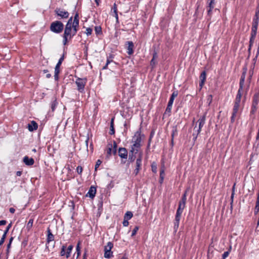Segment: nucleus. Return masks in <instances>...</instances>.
I'll use <instances>...</instances> for the list:
<instances>
[{"mask_svg":"<svg viewBox=\"0 0 259 259\" xmlns=\"http://www.w3.org/2000/svg\"><path fill=\"white\" fill-rule=\"evenodd\" d=\"M6 224H7V221L6 220L0 221V226L5 225Z\"/></svg>","mask_w":259,"mask_h":259,"instance_id":"60","label":"nucleus"},{"mask_svg":"<svg viewBox=\"0 0 259 259\" xmlns=\"http://www.w3.org/2000/svg\"><path fill=\"white\" fill-rule=\"evenodd\" d=\"M151 170L153 172L156 173L157 172V165L155 163H153L151 165Z\"/></svg>","mask_w":259,"mask_h":259,"instance_id":"44","label":"nucleus"},{"mask_svg":"<svg viewBox=\"0 0 259 259\" xmlns=\"http://www.w3.org/2000/svg\"><path fill=\"white\" fill-rule=\"evenodd\" d=\"M207 15L211 17L212 11L214 7L215 2H207Z\"/></svg>","mask_w":259,"mask_h":259,"instance_id":"20","label":"nucleus"},{"mask_svg":"<svg viewBox=\"0 0 259 259\" xmlns=\"http://www.w3.org/2000/svg\"><path fill=\"white\" fill-rule=\"evenodd\" d=\"M64 59V54L59 59L58 63H57L55 68V74H54V78L56 81H58L59 79V74L60 73V66Z\"/></svg>","mask_w":259,"mask_h":259,"instance_id":"11","label":"nucleus"},{"mask_svg":"<svg viewBox=\"0 0 259 259\" xmlns=\"http://www.w3.org/2000/svg\"><path fill=\"white\" fill-rule=\"evenodd\" d=\"M38 127V124L35 121H31L30 123L28 124V128L30 132H32L34 130H37Z\"/></svg>","mask_w":259,"mask_h":259,"instance_id":"22","label":"nucleus"},{"mask_svg":"<svg viewBox=\"0 0 259 259\" xmlns=\"http://www.w3.org/2000/svg\"><path fill=\"white\" fill-rule=\"evenodd\" d=\"M80 242L79 241L76 245V252H77V257L79 256L80 254Z\"/></svg>","mask_w":259,"mask_h":259,"instance_id":"43","label":"nucleus"},{"mask_svg":"<svg viewBox=\"0 0 259 259\" xmlns=\"http://www.w3.org/2000/svg\"><path fill=\"white\" fill-rule=\"evenodd\" d=\"M95 31L97 35L102 34V28L100 26H95Z\"/></svg>","mask_w":259,"mask_h":259,"instance_id":"34","label":"nucleus"},{"mask_svg":"<svg viewBox=\"0 0 259 259\" xmlns=\"http://www.w3.org/2000/svg\"><path fill=\"white\" fill-rule=\"evenodd\" d=\"M237 114V113H235L232 112V116H231V120L232 122H234L235 118V117L236 116Z\"/></svg>","mask_w":259,"mask_h":259,"instance_id":"56","label":"nucleus"},{"mask_svg":"<svg viewBox=\"0 0 259 259\" xmlns=\"http://www.w3.org/2000/svg\"><path fill=\"white\" fill-rule=\"evenodd\" d=\"M102 162V161L101 160H100V159L97 160V161H96V164H95V169L96 171L97 170V168L101 165Z\"/></svg>","mask_w":259,"mask_h":259,"instance_id":"48","label":"nucleus"},{"mask_svg":"<svg viewBox=\"0 0 259 259\" xmlns=\"http://www.w3.org/2000/svg\"><path fill=\"white\" fill-rule=\"evenodd\" d=\"M23 162L28 166L32 165L34 163V160L32 158H29L27 156H25L23 158Z\"/></svg>","mask_w":259,"mask_h":259,"instance_id":"21","label":"nucleus"},{"mask_svg":"<svg viewBox=\"0 0 259 259\" xmlns=\"http://www.w3.org/2000/svg\"><path fill=\"white\" fill-rule=\"evenodd\" d=\"M152 137H153V134H152V133H151L150 134V137H149V140H148V147H149V146L150 145V143H151Z\"/></svg>","mask_w":259,"mask_h":259,"instance_id":"58","label":"nucleus"},{"mask_svg":"<svg viewBox=\"0 0 259 259\" xmlns=\"http://www.w3.org/2000/svg\"><path fill=\"white\" fill-rule=\"evenodd\" d=\"M92 31H93L92 29L90 27H88V28H87L85 33L87 34V36H89L92 34Z\"/></svg>","mask_w":259,"mask_h":259,"instance_id":"46","label":"nucleus"},{"mask_svg":"<svg viewBox=\"0 0 259 259\" xmlns=\"http://www.w3.org/2000/svg\"><path fill=\"white\" fill-rule=\"evenodd\" d=\"M242 91L243 89H240V88H239L234 102L240 103Z\"/></svg>","mask_w":259,"mask_h":259,"instance_id":"24","label":"nucleus"},{"mask_svg":"<svg viewBox=\"0 0 259 259\" xmlns=\"http://www.w3.org/2000/svg\"><path fill=\"white\" fill-rule=\"evenodd\" d=\"M164 179V178H162V177H159V183L160 184H162L163 183Z\"/></svg>","mask_w":259,"mask_h":259,"instance_id":"64","label":"nucleus"},{"mask_svg":"<svg viewBox=\"0 0 259 259\" xmlns=\"http://www.w3.org/2000/svg\"><path fill=\"white\" fill-rule=\"evenodd\" d=\"M258 15H259V4H258L257 6L256 7L255 17L253 19L252 26V28H251L250 38V40H249V48H248L249 52L250 51V50L251 49V46L253 44L254 40L256 37L257 30V27H258Z\"/></svg>","mask_w":259,"mask_h":259,"instance_id":"2","label":"nucleus"},{"mask_svg":"<svg viewBox=\"0 0 259 259\" xmlns=\"http://www.w3.org/2000/svg\"><path fill=\"white\" fill-rule=\"evenodd\" d=\"M240 103L234 102V105L233 108V112L237 113L239 111Z\"/></svg>","mask_w":259,"mask_h":259,"instance_id":"32","label":"nucleus"},{"mask_svg":"<svg viewBox=\"0 0 259 259\" xmlns=\"http://www.w3.org/2000/svg\"><path fill=\"white\" fill-rule=\"evenodd\" d=\"M112 10L113 11L114 14L117 13V5L115 3L114 4L113 7L112 8Z\"/></svg>","mask_w":259,"mask_h":259,"instance_id":"54","label":"nucleus"},{"mask_svg":"<svg viewBox=\"0 0 259 259\" xmlns=\"http://www.w3.org/2000/svg\"><path fill=\"white\" fill-rule=\"evenodd\" d=\"M89 141V136H88L87 138H86V140L85 141V145H86L87 148H88V147Z\"/></svg>","mask_w":259,"mask_h":259,"instance_id":"59","label":"nucleus"},{"mask_svg":"<svg viewBox=\"0 0 259 259\" xmlns=\"http://www.w3.org/2000/svg\"><path fill=\"white\" fill-rule=\"evenodd\" d=\"M114 16L116 18V22L117 23H119V19H118V14L117 13L114 14Z\"/></svg>","mask_w":259,"mask_h":259,"instance_id":"62","label":"nucleus"},{"mask_svg":"<svg viewBox=\"0 0 259 259\" xmlns=\"http://www.w3.org/2000/svg\"><path fill=\"white\" fill-rule=\"evenodd\" d=\"M139 229V227L138 226L135 227L134 229L132 231V235H131L132 237L134 236L136 234Z\"/></svg>","mask_w":259,"mask_h":259,"instance_id":"45","label":"nucleus"},{"mask_svg":"<svg viewBox=\"0 0 259 259\" xmlns=\"http://www.w3.org/2000/svg\"><path fill=\"white\" fill-rule=\"evenodd\" d=\"M234 188H235V185L233 186V188H232V190L233 191H232V194H231V203H233L234 196V194H235Z\"/></svg>","mask_w":259,"mask_h":259,"instance_id":"50","label":"nucleus"},{"mask_svg":"<svg viewBox=\"0 0 259 259\" xmlns=\"http://www.w3.org/2000/svg\"><path fill=\"white\" fill-rule=\"evenodd\" d=\"M54 13L59 19H65L69 18V13L68 12L62 8H56Z\"/></svg>","mask_w":259,"mask_h":259,"instance_id":"7","label":"nucleus"},{"mask_svg":"<svg viewBox=\"0 0 259 259\" xmlns=\"http://www.w3.org/2000/svg\"><path fill=\"white\" fill-rule=\"evenodd\" d=\"M73 248V245H70L67 247L66 244H64L61 246L60 255L61 256H66L67 258L70 256L71 253Z\"/></svg>","mask_w":259,"mask_h":259,"instance_id":"6","label":"nucleus"},{"mask_svg":"<svg viewBox=\"0 0 259 259\" xmlns=\"http://www.w3.org/2000/svg\"><path fill=\"white\" fill-rule=\"evenodd\" d=\"M142 127H140L139 130L135 133L134 136L132 138V141L134 143L132 146L131 149L129 152L128 162L132 163L136 158V154L138 153L139 149L141 148L142 142V137H144V134H142Z\"/></svg>","mask_w":259,"mask_h":259,"instance_id":"1","label":"nucleus"},{"mask_svg":"<svg viewBox=\"0 0 259 259\" xmlns=\"http://www.w3.org/2000/svg\"><path fill=\"white\" fill-rule=\"evenodd\" d=\"M64 33L63 34L71 38H73V37L75 35V34L72 31V29L70 26V23H67L64 26Z\"/></svg>","mask_w":259,"mask_h":259,"instance_id":"12","label":"nucleus"},{"mask_svg":"<svg viewBox=\"0 0 259 259\" xmlns=\"http://www.w3.org/2000/svg\"><path fill=\"white\" fill-rule=\"evenodd\" d=\"M187 191L185 192V193L183 194L181 200L179 201V203H183V204H186L187 201Z\"/></svg>","mask_w":259,"mask_h":259,"instance_id":"31","label":"nucleus"},{"mask_svg":"<svg viewBox=\"0 0 259 259\" xmlns=\"http://www.w3.org/2000/svg\"><path fill=\"white\" fill-rule=\"evenodd\" d=\"M158 58V52L156 50H153V54H152V59H156Z\"/></svg>","mask_w":259,"mask_h":259,"instance_id":"49","label":"nucleus"},{"mask_svg":"<svg viewBox=\"0 0 259 259\" xmlns=\"http://www.w3.org/2000/svg\"><path fill=\"white\" fill-rule=\"evenodd\" d=\"M125 45L126 46V49L127 50L126 53L127 54L129 55H132L134 52V44L133 42L132 41H127L125 42Z\"/></svg>","mask_w":259,"mask_h":259,"instance_id":"15","label":"nucleus"},{"mask_svg":"<svg viewBox=\"0 0 259 259\" xmlns=\"http://www.w3.org/2000/svg\"><path fill=\"white\" fill-rule=\"evenodd\" d=\"M62 37H63V44L64 45H66L68 44V43L71 40V39L72 38H70V37H69L68 36H67L66 35H65L64 34H63L62 35Z\"/></svg>","mask_w":259,"mask_h":259,"instance_id":"29","label":"nucleus"},{"mask_svg":"<svg viewBox=\"0 0 259 259\" xmlns=\"http://www.w3.org/2000/svg\"><path fill=\"white\" fill-rule=\"evenodd\" d=\"M112 151V145H111L110 147H109L107 149V155L109 156H110L111 154Z\"/></svg>","mask_w":259,"mask_h":259,"instance_id":"53","label":"nucleus"},{"mask_svg":"<svg viewBox=\"0 0 259 259\" xmlns=\"http://www.w3.org/2000/svg\"><path fill=\"white\" fill-rule=\"evenodd\" d=\"M156 59H151L150 61V65L151 66L152 68H154L156 64L157 63L156 61H155Z\"/></svg>","mask_w":259,"mask_h":259,"instance_id":"51","label":"nucleus"},{"mask_svg":"<svg viewBox=\"0 0 259 259\" xmlns=\"http://www.w3.org/2000/svg\"><path fill=\"white\" fill-rule=\"evenodd\" d=\"M96 193V188L95 186H92L89 190L87 194H86V197H89L90 198L93 199L95 197Z\"/></svg>","mask_w":259,"mask_h":259,"instance_id":"18","label":"nucleus"},{"mask_svg":"<svg viewBox=\"0 0 259 259\" xmlns=\"http://www.w3.org/2000/svg\"><path fill=\"white\" fill-rule=\"evenodd\" d=\"M259 102V92H256L254 94L252 98V104L251 106V109L250 111V120L253 122L255 118V114L258 109V104Z\"/></svg>","mask_w":259,"mask_h":259,"instance_id":"3","label":"nucleus"},{"mask_svg":"<svg viewBox=\"0 0 259 259\" xmlns=\"http://www.w3.org/2000/svg\"><path fill=\"white\" fill-rule=\"evenodd\" d=\"M213 96L211 95H209L207 97V102H208V104H210V103L212 102Z\"/></svg>","mask_w":259,"mask_h":259,"instance_id":"55","label":"nucleus"},{"mask_svg":"<svg viewBox=\"0 0 259 259\" xmlns=\"http://www.w3.org/2000/svg\"><path fill=\"white\" fill-rule=\"evenodd\" d=\"M11 244L10 243H9L7 245V253L8 254L9 252V249L11 247Z\"/></svg>","mask_w":259,"mask_h":259,"instance_id":"63","label":"nucleus"},{"mask_svg":"<svg viewBox=\"0 0 259 259\" xmlns=\"http://www.w3.org/2000/svg\"><path fill=\"white\" fill-rule=\"evenodd\" d=\"M247 69L246 67L243 68L242 73L240 77V82H239V88L240 89L243 88L244 83L246 77V74L247 72Z\"/></svg>","mask_w":259,"mask_h":259,"instance_id":"16","label":"nucleus"},{"mask_svg":"<svg viewBox=\"0 0 259 259\" xmlns=\"http://www.w3.org/2000/svg\"><path fill=\"white\" fill-rule=\"evenodd\" d=\"M114 58V55L113 54H110L107 58V64H109L110 63L113 62V59Z\"/></svg>","mask_w":259,"mask_h":259,"instance_id":"38","label":"nucleus"},{"mask_svg":"<svg viewBox=\"0 0 259 259\" xmlns=\"http://www.w3.org/2000/svg\"><path fill=\"white\" fill-rule=\"evenodd\" d=\"M128 220H126V219H124L123 221V222H122V224H123V226L124 227H127V226H128V224H129V223H128Z\"/></svg>","mask_w":259,"mask_h":259,"instance_id":"57","label":"nucleus"},{"mask_svg":"<svg viewBox=\"0 0 259 259\" xmlns=\"http://www.w3.org/2000/svg\"><path fill=\"white\" fill-rule=\"evenodd\" d=\"M171 108H172V106L167 104L166 108L165 111V112L163 114V116H165L167 114V116H169L170 115Z\"/></svg>","mask_w":259,"mask_h":259,"instance_id":"30","label":"nucleus"},{"mask_svg":"<svg viewBox=\"0 0 259 259\" xmlns=\"http://www.w3.org/2000/svg\"><path fill=\"white\" fill-rule=\"evenodd\" d=\"M57 105V102L56 100L51 102V107L53 111H54L55 110Z\"/></svg>","mask_w":259,"mask_h":259,"instance_id":"41","label":"nucleus"},{"mask_svg":"<svg viewBox=\"0 0 259 259\" xmlns=\"http://www.w3.org/2000/svg\"><path fill=\"white\" fill-rule=\"evenodd\" d=\"M54 236L52 233L51 230L49 227L47 229V242L48 243H49L50 242L54 240Z\"/></svg>","mask_w":259,"mask_h":259,"instance_id":"19","label":"nucleus"},{"mask_svg":"<svg viewBox=\"0 0 259 259\" xmlns=\"http://www.w3.org/2000/svg\"><path fill=\"white\" fill-rule=\"evenodd\" d=\"M142 154L141 153L139 155L138 157L137 158L136 160V166L135 169L134 171V174L135 176L138 175L140 171L142 169Z\"/></svg>","mask_w":259,"mask_h":259,"instance_id":"10","label":"nucleus"},{"mask_svg":"<svg viewBox=\"0 0 259 259\" xmlns=\"http://www.w3.org/2000/svg\"><path fill=\"white\" fill-rule=\"evenodd\" d=\"M11 226H12V224L11 223L9 224L7 226L6 230L4 231V234H3V236H2V237L1 238V239L4 240V241H5V239L6 238L7 234L8 232H9V230L11 228Z\"/></svg>","mask_w":259,"mask_h":259,"instance_id":"27","label":"nucleus"},{"mask_svg":"<svg viewBox=\"0 0 259 259\" xmlns=\"http://www.w3.org/2000/svg\"><path fill=\"white\" fill-rule=\"evenodd\" d=\"M113 252L111 250H104V257L106 258H109L113 256Z\"/></svg>","mask_w":259,"mask_h":259,"instance_id":"28","label":"nucleus"},{"mask_svg":"<svg viewBox=\"0 0 259 259\" xmlns=\"http://www.w3.org/2000/svg\"><path fill=\"white\" fill-rule=\"evenodd\" d=\"M77 172L78 174H81L82 172V167L81 166H78L76 168Z\"/></svg>","mask_w":259,"mask_h":259,"instance_id":"52","label":"nucleus"},{"mask_svg":"<svg viewBox=\"0 0 259 259\" xmlns=\"http://www.w3.org/2000/svg\"><path fill=\"white\" fill-rule=\"evenodd\" d=\"M67 23H70V25H79V13L76 12L74 17L72 16L69 18Z\"/></svg>","mask_w":259,"mask_h":259,"instance_id":"14","label":"nucleus"},{"mask_svg":"<svg viewBox=\"0 0 259 259\" xmlns=\"http://www.w3.org/2000/svg\"><path fill=\"white\" fill-rule=\"evenodd\" d=\"M117 143H116V142L114 141L113 142V149H112V153L113 154V155H116V153H117Z\"/></svg>","mask_w":259,"mask_h":259,"instance_id":"42","label":"nucleus"},{"mask_svg":"<svg viewBox=\"0 0 259 259\" xmlns=\"http://www.w3.org/2000/svg\"><path fill=\"white\" fill-rule=\"evenodd\" d=\"M114 117H113L111 119L110 125V131L109 134L111 135H114L115 134V130L114 127Z\"/></svg>","mask_w":259,"mask_h":259,"instance_id":"26","label":"nucleus"},{"mask_svg":"<svg viewBox=\"0 0 259 259\" xmlns=\"http://www.w3.org/2000/svg\"><path fill=\"white\" fill-rule=\"evenodd\" d=\"M259 211V190L256 192V201L254 209V214L256 215Z\"/></svg>","mask_w":259,"mask_h":259,"instance_id":"25","label":"nucleus"},{"mask_svg":"<svg viewBox=\"0 0 259 259\" xmlns=\"http://www.w3.org/2000/svg\"><path fill=\"white\" fill-rule=\"evenodd\" d=\"M87 82V78L77 77L75 84L77 85V90L80 93H84L85 86Z\"/></svg>","mask_w":259,"mask_h":259,"instance_id":"5","label":"nucleus"},{"mask_svg":"<svg viewBox=\"0 0 259 259\" xmlns=\"http://www.w3.org/2000/svg\"><path fill=\"white\" fill-rule=\"evenodd\" d=\"M199 78L200 80L199 86L200 87V90H201L203 87L206 78V73L205 71H203L201 73Z\"/></svg>","mask_w":259,"mask_h":259,"instance_id":"17","label":"nucleus"},{"mask_svg":"<svg viewBox=\"0 0 259 259\" xmlns=\"http://www.w3.org/2000/svg\"><path fill=\"white\" fill-rule=\"evenodd\" d=\"M165 167H164V164H163L161 166V168H160V177H162V178H164V176H165Z\"/></svg>","mask_w":259,"mask_h":259,"instance_id":"37","label":"nucleus"},{"mask_svg":"<svg viewBox=\"0 0 259 259\" xmlns=\"http://www.w3.org/2000/svg\"><path fill=\"white\" fill-rule=\"evenodd\" d=\"M33 219H30L26 225V229L28 231H29L31 229L33 226Z\"/></svg>","mask_w":259,"mask_h":259,"instance_id":"35","label":"nucleus"},{"mask_svg":"<svg viewBox=\"0 0 259 259\" xmlns=\"http://www.w3.org/2000/svg\"><path fill=\"white\" fill-rule=\"evenodd\" d=\"M178 91L177 90L174 91L172 92V94L171 95V96H170L169 101L168 102V105L172 106L175 98L176 97H177L178 96Z\"/></svg>","mask_w":259,"mask_h":259,"instance_id":"23","label":"nucleus"},{"mask_svg":"<svg viewBox=\"0 0 259 259\" xmlns=\"http://www.w3.org/2000/svg\"><path fill=\"white\" fill-rule=\"evenodd\" d=\"M231 248L232 247L230 246L229 249L228 251L224 252V253L222 254V257L223 258V259L226 258V257H227L228 256V255H229L230 252L231 251Z\"/></svg>","mask_w":259,"mask_h":259,"instance_id":"40","label":"nucleus"},{"mask_svg":"<svg viewBox=\"0 0 259 259\" xmlns=\"http://www.w3.org/2000/svg\"><path fill=\"white\" fill-rule=\"evenodd\" d=\"M113 247V244L111 242H108L107 245L104 247V250H111Z\"/></svg>","mask_w":259,"mask_h":259,"instance_id":"36","label":"nucleus"},{"mask_svg":"<svg viewBox=\"0 0 259 259\" xmlns=\"http://www.w3.org/2000/svg\"><path fill=\"white\" fill-rule=\"evenodd\" d=\"M118 155L122 159H126L128 156V152L125 148L120 147L118 150ZM122 163H125V161L121 160Z\"/></svg>","mask_w":259,"mask_h":259,"instance_id":"13","label":"nucleus"},{"mask_svg":"<svg viewBox=\"0 0 259 259\" xmlns=\"http://www.w3.org/2000/svg\"><path fill=\"white\" fill-rule=\"evenodd\" d=\"M205 115H203L198 120L197 122L199 124V127L196 131L197 133L196 134H195L194 133L193 134V136L194 137L193 139L194 140H195L197 139L198 135L200 133L201 128L205 123Z\"/></svg>","mask_w":259,"mask_h":259,"instance_id":"9","label":"nucleus"},{"mask_svg":"<svg viewBox=\"0 0 259 259\" xmlns=\"http://www.w3.org/2000/svg\"><path fill=\"white\" fill-rule=\"evenodd\" d=\"M133 213L131 212V211H127L125 214H124V219H126V220H130L131 219H132V218L133 217Z\"/></svg>","mask_w":259,"mask_h":259,"instance_id":"33","label":"nucleus"},{"mask_svg":"<svg viewBox=\"0 0 259 259\" xmlns=\"http://www.w3.org/2000/svg\"><path fill=\"white\" fill-rule=\"evenodd\" d=\"M185 206H186V204H183V203L179 202L178 207H181V208H183V209H184Z\"/></svg>","mask_w":259,"mask_h":259,"instance_id":"61","label":"nucleus"},{"mask_svg":"<svg viewBox=\"0 0 259 259\" xmlns=\"http://www.w3.org/2000/svg\"><path fill=\"white\" fill-rule=\"evenodd\" d=\"M177 134H178V131H177V128L176 127L172 129V133L171 134V139H174L175 136L177 135Z\"/></svg>","mask_w":259,"mask_h":259,"instance_id":"47","label":"nucleus"},{"mask_svg":"<svg viewBox=\"0 0 259 259\" xmlns=\"http://www.w3.org/2000/svg\"><path fill=\"white\" fill-rule=\"evenodd\" d=\"M183 210L184 209H183V208L181 207H178L177 210L175 219L174 221V229L176 231L178 230L179 227V223L181 220V215L183 212Z\"/></svg>","mask_w":259,"mask_h":259,"instance_id":"8","label":"nucleus"},{"mask_svg":"<svg viewBox=\"0 0 259 259\" xmlns=\"http://www.w3.org/2000/svg\"><path fill=\"white\" fill-rule=\"evenodd\" d=\"M70 26L71 27V28L72 29V31H73V32H74V33L76 35L77 32L78 31V30L79 29V25H70Z\"/></svg>","mask_w":259,"mask_h":259,"instance_id":"39","label":"nucleus"},{"mask_svg":"<svg viewBox=\"0 0 259 259\" xmlns=\"http://www.w3.org/2000/svg\"><path fill=\"white\" fill-rule=\"evenodd\" d=\"M64 24L59 20H56L52 22L50 26V30L57 34L61 33L64 30Z\"/></svg>","mask_w":259,"mask_h":259,"instance_id":"4","label":"nucleus"}]
</instances>
